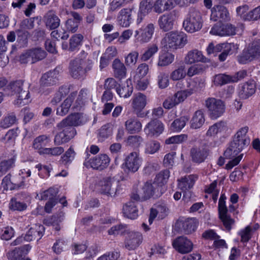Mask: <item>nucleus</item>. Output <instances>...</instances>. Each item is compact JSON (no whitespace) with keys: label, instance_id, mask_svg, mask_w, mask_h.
Here are the masks:
<instances>
[{"label":"nucleus","instance_id":"6","mask_svg":"<svg viewBox=\"0 0 260 260\" xmlns=\"http://www.w3.org/2000/svg\"><path fill=\"white\" fill-rule=\"evenodd\" d=\"M205 105L212 119L217 118L224 112L225 106L221 100L209 98L205 101Z\"/></svg>","mask_w":260,"mask_h":260},{"label":"nucleus","instance_id":"20","mask_svg":"<svg viewBox=\"0 0 260 260\" xmlns=\"http://www.w3.org/2000/svg\"><path fill=\"white\" fill-rule=\"evenodd\" d=\"M230 19L227 9L223 6L218 5L213 7L211 10V19L216 21L219 20L228 21Z\"/></svg>","mask_w":260,"mask_h":260},{"label":"nucleus","instance_id":"16","mask_svg":"<svg viewBox=\"0 0 260 260\" xmlns=\"http://www.w3.org/2000/svg\"><path fill=\"white\" fill-rule=\"evenodd\" d=\"M219 216L226 230L230 231L232 225L235 223V220L227 214L228 209L225 205V201H219L218 202Z\"/></svg>","mask_w":260,"mask_h":260},{"label":"nucleus","instance_id":"44","mask_svg":"<svg viewBox=\"0 0 260 260\" xmlns=\"http://www.w3.org/2000/svg\"><path fill=\"white\" fill-rule=\"evenodd\" d=\"M174 59V55L172 53L166 52L159 56L157 65L159 67H165L171 64Z\"/></svg>","mask_w":260,"mask_h":260},{"label":"nucleus","instance_id":"15","mask_svg":"<svg viewBox=\"0 0 260 260\" xmlns=\"http://www.w3.org/2000/svg\"><path fill=\"white\" fill-rule=\"evenodd\" d=\"M127 236L124 242V247L129 250H134L138 247L142 241V235L139 232H130L126 233Z\"/></svg>","mask_w":260,"mask_h":260},{"label":"nucleus","instance_id":"9","mask_svg":"<svg viewBox=\"0 0 260 260\" xmlns=\"http://www.w3.org/2000/svg\"><path fill=\"white\" fill-rule=\"evenodd\" d=\"M59 74V70L57 68L44 74L40 80V91L44 92L45 88L55 85L58 83Z\"/></svg>","mask_w":260,"mask_h":260},{"label":"nucleus","instance_id":"34","mask_svg":"<svg viewBox=\"0 0 260 260\" xmlns=\"http://www.w3.org/2000/svg\"><path fill=\"white\" fill-rule=\"evenodd\" d=\"M76 95V93L74 92L70 94V95L63 101L62 104L57 108V115L63 116L68 113Z\"/></svg>","mask_w":260,"mask_h":260},{"label":"nucleus","instance_id":"10","mask_svg":"<svg viewBox=\"0 0 260 260\" xmlns=\"http://www.w3.org/2000/svg\"><path fill=\"white\" fill-rule=\"evenodd\" d=\"M159 188L152 180L147 181L142 187L143 193L142 197L144 200L149 199L151 198H157L160 197L164 192Z\"/></svg>","mask_w":260,"mask_h":260},{"label":"nucleus","instance_id":"57","mask_svg":"<svg viewBox=\"0 0 260 260\" xmlns=\"http://www.w3.org/2000/svg\"><path fill=\"white\" fill-rule=\"evenodd\" d=\"M224 46L223 43L215 46L213 43H210L207 47L206 50L208 55L214 54V55H216L217 53L222 51Z\"/></svg>","mask_w":260,"mask_h":260},{"label":"nucleus","instance_id":"55","mask_svg":"<svg viewBox=\"0 0 260 260\" xmlns=\"http://www.w3.org/2000/svg\"><path fill=\"white\" fill-rule=\"evenodd\" d=\"M187 121L188 118L186 117H181L180 118L174 121V122L171 124V127L172 129L175 131H180L185 126Z\"/></svg>","mask_w":260,"mask_h":260},{"label":"nucleus","instance_id":"61","mask_svg":"<svg viewBox=\"0 0 260 260\" xmlns=\"http://www.w3.org/2000/svg\"><path fill=\"white\" fill-rule=\"evenodd\" d=\"M27 205L24 202L17 201L16 199H12L10 203V208L14 210L22 211L25 210Z\"/></svg>","mask_w":260,"mask_h":260},{"label":"nucleus","instance_id":"60","mask_svg":"<svg viewBox=\"0 0 260 260\" xmlns=\"http://www.w3.org/2000/svg\"><path fill=\"white\" fill-rule=\"evenodd\" d=\"M75 152L72 147H70L61 156V161L62 163L67 165L69 162H71L74 159L75 156Z\"/></svg>","mask_w":260,"mask_h":260},{"label":"nucleus","instance_id":"62","mask_svg":"<svg viewBox=\"0 0 260 260\" xmlns=\"http://www.w3.org/2000/svg\"><path fill=\"white\" fill-rule=\"evenodd\" d=\"M64 149L62 147H56L53 148H46L43 150V153L52 156H57L62 154Z\"/></svg>","mask_w":260,"mask_h":260},{"label":"nucleus","instance_id":"8","mask_svg":"<svg viewBox=\"0 0 260 260\" xmlns=\"http://www.w3.org/2000/svg\"><path fill=\"white\" fill-rule=\"evenodd\" d=\"M110 161V159L107 154H101L88 159L86 158L84 165L87 168L102 170L109 166Z\"/></svg>","mask_w":260,"mask_h":260},{"label":"nucleus","instance_id":"45","mask_svg":"<svg viewBox=\"0 0 260 260\" xmlns=\"http://www.w3.org/2000/svg\"><path fill=\"white\" fill-rule=\"evenodd\" d=\"M83 37L81 34L74 35L70 39L69 51H74L81 44Z\"/></svg>","mask_w":260,"mask_h":260},{"label":"nucleus","instance_id":"52","mask_svg":"<svg viewBox=\"0 0 260 260\" xmlns=\"http://www.w3.org/2000/svg\"><path fill=\"white\" fill-rule=\"evenodd\" d=\"M224 48L221 53L218 55V59L220 61H224L229 54H232V49L234 47V44L223 43Z\"/></svg>","mask_w":260,"mask_h":260},{"label":"nucleus","instance_id":"31","mask_svg":"<svg viewBox=\"0 0 260 260\" xmlns=\"http://www.w3.org/2000/svg\"><path fill=\"white\" fill-rule=\"evenodd\" d=\"M198 224V221L195 218H187L179 222L180 226H182L183 232L186 234H190L194 232Z\"/></svg>","mask_w":260,"mask_h":260},{"label":"nucleus","instance_id":"39","mask_svg":"<svg viewBox=\"0 0 260 260\" xmlns=\"http://www.w3.org/2000/svg\"><path fill=\"white\" fill-rule=\"evenodd\" d=\"M158 46L153 44L149 45L146 50L140 55V59L142 61H147L151 59L158 51Z\"/></svg>","mask_w":260,"mask_h":260},{"label":"nucleus","instance_id":"54","mask_svg":"<svg viewBox=\"0 0 260 260\" xmlns=\"http://www.w3.org/2000/svg\"><path fill=\"white\" fill-rule=\"evenodd\" d=\"M260 19V6L246 13L244 16V20L254 21Z\"/></svg>","mask_w":260,"mask_h":260},{"label":"nucleus","instance_id":"59","mask_svg":"<svg viewBox=\"0 0 260 260\" xmlns=\"http://www.w3.org/2000/svg\"><path fill=\"white\" fill-rule=\"evenodd\" d=\"M139 53L137 51H133L130 52L125 57V63L126 66L135 64L138 60Z\"/></svg>","mask_w":260,"mask_h":260},{"label":"nucleus","instance_id":"40","mask_svg":"<svg viewBox=\"0 0 260 260\" xmlns=\"http://www.w3.org/2000/svg\"><path fill=\"white\" fill-rule=\"evenodd\" d=\"M126 129L131 133L139 132L142 128L140 121L135 118H130L125 122Z\"/></svg>","mask_w":260,"mask_h":260},{"label":"nucleus","instance_id":"30","mask_svg":"<svg viewBox=\"0 0 260 260\" xmlns=\"http://www.w3.org/2000/svg\"><path fill=\"white\" fill-rule=\"evenodd\" d=\"M141 35L137 37V40L141 43L148 42L152 38L154 31V26L153 23H149L146 27L141 28Z\"/></svg>","mask_w":260,"mask_h":260},{"label":"nucleus","instance_id":"26","mask_svg":"<svg viewBox=\"0 0 260 260\" xmlns=\"http://www.w3.org/2000/svg\"><path fill=\"white\" fill-rule=\"evenodd\" d=\"M132 8L121 9L118 14L117 20L118 24L122 27H128L132 21Z\"/></svg>","mask_w":260,"mask_h":260},{"label":"nucleus","instance_id":"23","mask_svg":"<svg viewBox=\"0 0 260 260\" xmlns=\"http://www.w3.org/2000/svg\"><path fill=\"white\" fill-rule=\"evenodd\" d=\"M147 99L146 95L139 92L134 95L132 107L138 116L142 117L141 112L146 106Z\"/></svg>","mask_w":260,"mask_h":260},{"label":"nucleus","instance_id":"51","mask_svg":"<svg viewBox=\"0 0 260 260\" xmlns=\"http://www.w3.org/2000/svg\"><path fill=\"white\" fill-rule=\"evenodd\" d=\"M157 82L159 88H167L169 84L168 75L164 72H160L157 77Z\"/></svg>","mask_w":260,"mask_h":260},{"label":"nucleus","instance_id":"29","mask_svg":"<svg viewBox=\"0 0 260 260\" xmlns=\"http://www.w3.org/2000/svg\"><path fill=\"white\" fill-rule=\"evenodd\" d=\"M173 8L172 0H156L153 5V11L156 13L161 14Z\"/></svg>","mask_w":260,"mask_h":260},{"label":"nucleus","instance_id":"13","mask_svg":"<svg viewBox=\"0 0 260 260\" xmlns=\"http://www.w3.org/2000/svg\"><path fill=\"white\" fill-rule=\"evenodd\" d=\"M210 153L208 147L205 145L194 146L191 148L190 154L192 161L200 164L205 161Z\"/></svg>","mask_w":260,"mask_h":260},{"label":"nucleus","instance_id":"14","mask_svg":"<svg viewBox=\"0 0 260 260\" xmlns=\"http://www.w3.org/2000/svg\"><path fill=\"white\" fill-rule=\"evenodd\" d=\"M210 32L220 36L234 35L236 34V28L231 24H224L219 22L213 26Z\"/></svg>","mask_w":260,"mask_h":260},{"label":"nucleus","instance_id":"4","mask_svg":"<svg viewBox=\"0 0 260 260\" xmlns=\"http://www.w3.org/2000/svg\"><path fill=\"white\" fill-rule=\"evenodd\" d=\"M166 45L175 50L183 47L187 43V36L183 32L171 31L166 34L165 38Z\"/></svg>","mask_w":260,"mask_h":260},{"label":"nucleus","instance_id":"12","mask_svg":"<svg viewBox=\"0 0 260 260\" xmlns=\"http://www.w3.org/2000/svg\"><path fill=\"white\" fill-rule=\"evenodd\" d=\"M172 245L174 249L181 254L188 253L193 249L192 242L187 237L180 236L173 241Z\"/></svg>","mask_w":260,"mask_h":260},{"label":"nucleus","instance_id":"17","mask_svg":"<svg viewBox=\"0 0 260 260\" xmlns=\"http://www.w3.org/2000/svg\"><path fill=\"white\" fill-rule=\"evenodd\" d=\"M83 114L80 113H74L68 116L61 122L58 123L57 127H62L69 125L72 127L80 125L84 123Z\"/></svg>","mask_w":260,"mask_h":260},{"label":"nucleus","instance_id":"48","mask_svg":"<svg viewBox=\"0 0 260 260\" xmlns=\"http://www.w3.org/2000/svg\"><path fill=\"white\" fill-rule=\"evenodd\" d=\"M129 229L126 224H119L112 226L108 231V234L110 235H116L118 234L124 235L127 233Z\"/></svg>","mask_w":260,"mask_h":260},{"label":"nucleus","instance_id":"64","mask_svg":"<svg viewBox=\"0 0 260 260\" xmlns=\"http://www.w3.org/2000/svg\"><path fill=\"white\" fill-rule=\"evenodd\" d=\"M70 140L63 131L57 133L55 136L54 139V142L55 145H59L62 143H65L69 142Z\"/></svg>","mask_w":260,"mask_h":260},{"label":"nucleus","instance_id":"7","mask_svg":"<svg viewBox=\"0 0 260 260\" xmlns=\"http://www.w3.org/2000/svg\"><path fill=\"white\" fill-rule=\"evenodd\" d=\"M100 192L111 197L115 196L119 191V181L111 177H105L100 182Z\"/></svg>","mask_w":260,"mask_h":260},{"label":"nucleus","instance_id":"35","mask_svg":"<svg viewBox=\"0 0 260 260\" xmlns=\"http://www.w3.org/2000/svg\"><path fill=\"white\" fill-rule=\"evenodd\" d=\"M197 177L193 175L185 176L178 180V187L182 191H185L192 187Z\"/></svg>","mask_w":260,"mask_h":260},{"label":"nucleus","instance_id":"19","mask_svg":"<svg viewBox=\"0 0 260 260\" xmlns=\"http://www.w3.org/2000/svg\"><path fill=\"white\" fill-rule=\"evenodd\" d=\"M141 160L136 152L131 153L125 158L124 165L129 171H137L141 166Z\"/></svg>","mask_w":260,"mask_h":260},{"label":"nucleus","instance_id":"53","mask_svg":"<svg viewBox=\"0 0 260 260\" xmlns=\"http://www.w3.org/2000/svg\"><path fill=\"white\" fill-rule=\"evenodd\" d=\"M185 76L184 68L181 66L171 73L170 78L173 81H178L184 78Z\"/></svg>","mask_w":260,"mask_h":260},{"label":"nucleus","instance_id":"63","mask_svg":"<svg viewBox=\"0 0 260 260\" xmlns=\"http://www.w3.org/2000/svg\"><path fill=\"white\" fill-rule=\"evenodd\" d=\"M34 27V21L31 19H25L20 22L19 28L18 29H21L27 31L28 29H31Z\"/></svg>","mask_w":260,"mask_h":260},{"label":"nucleus","instance_id":"22","mask_svg":"<svg viewBox=\"0 0 260 260\" xmlns=\"http://www.w3.org/2000/svg\"><path fill=\"white\" fill-rule=\"evenodd\" d=\"M175 17V15L173 13H169L160 16L158 20V24L160 29L164 31L172 29L174 25Z\"/></svg>","mask_w":260,"mask_h":260},{"label":"nucleus","instance_id":"56","mask_svg":"<svg viewBox=\"0 0 260 260\" xmlns=\"http://www.w3.org/2000/svg\"><path fill=\"white\" fill-rule=\"evenodd\" d=\"M56 193L57 190L56 189L52 187L49 188L41 194V199L42 200L55 199V197Z\"/></svg>","mask_w":260,"mask_h":260},{"label":"nucleus","instance_id":"46","mask_svg":"<svg viewBox=\"0 0 260 260\" xmlns=\"http://www.w3.org/2000/svg\"><path fill=\"white\" fill-rule=\"evenodd\" d=\"M30 50L34 63L42 60L47 55L46 52L41 48H32Z\"/></svg>","mask_w":260,"mask_h":260},{"label":"nucleus","instance_id":"2","mask_svg":"<svg viewBox=\"0 0 260 260\" xmlns=\"http://www.w3.org/2000/svg\"><path fill=\"white\" fill-rule=\"evenodd\" d=\"M203 20L200 12L194 7L189 8L186 19L183 22V26L188 32L192 33L201 29Z\"/></svg>","mask_w":260,"mask_h":260},{"label":"nucleus","instance_id":"42","mask_svg":"<svg viewBox=\"0 0 260 260\" xmlns=\"http://www.w3.org/2000/svg\"><path fill=\"white\" fill-rule=\"evenodd\" d=\"M226 129V123L223 121H220L210 126L207 132V135L212 136L217 134L218 133L225 131Z\"/></svg>","mask_w":260,"mask_h":260},{"label":"nucleus","instance_id":"37","mask_svg":"<svg viewBox=\"0 0 260 260\" xmlns=\"http://www.w3.org/2000/svg\"><path fill=\"white\" fill-rule=\"evenodd\" d=\"M16 35L17 46L20 48L26 47L28 43V39L29 36L28 31L17 29Z\"/></svg>","mask_w":260,"mask_h":260},{"label":"nucleus","instance_id":"58","mask_svg":"<svg viewBox=\"0 0 260 260\" xmlns=\"http://www.w3.org/2000/svg\"><path fill=\"white\" fill-rule=\"evenodd\" d=\"M241 151L238 148H236L231 143L230 146L224 151V155L228 159H231L236 157Z\"/></svg>","mask_w":260,"mask_h":260},{"label":"nucleus","instance_id":"24","mask_svg":"<svg viewBox=\"0 0 260 260\" xmlns=\"http://www.w3.org/2000/svg\"><path fill=\"white\" fill-rule=\"evenodd\" d=\"M255 84L253 81L244 83L240 87L238 96L241 99H247L255 92Z\"/></svg>","mask_w":260,"mask_h":260},{"label":"nucleus","instance_id":"18","mask_svg":"<svg viewBox=\"0 0 260 260\" xmlns=\"http://www.w3.org/2000/svg\"><path fill=\"white\" fill-rule=\"evenodd\" d=\"M164 124L159 120H151L146 126L144 131L146 134L151 137H158L164 131Z\"/></svg>","mask_w":260,"mask_h":260},{"label":"nucleus","instance_id":"27","mask_svg":"<svg viewBox=\"0 0 260 260\" xmlns=\"http://www.w3.org/2000/svg\"><path fill=\"white\" fill-rule=\"evenodd\" d=\"M44 20L46 27L50 29H55L59 26L60 19L52 10L49 11L45 14Z\"/></svg>","mask_w":260,"mask_h":260},{"label":"nucleus","instance_id":"3","mask_svg":"<svg viewBox=\"0 0 260 260\" xmlns=\"http://www.w3.org/2000/svg\"><path fill=\"white\" fill-rule=\"evenodd\" d=\"M23 81L19 80L11 82L5 89L4 91L8 95L17 94L18 99L15 104L20 105L23 100H27L29 98L28 90H24L23 87Z\"/></svg>","mask_w":260,"mask_h":260},{"label":"nucleus","instance_id":"32","mask_svg":"<svg viewBox=\"0 0 260 260\" xmlns=\"http://www.w3.org/2000/svg\"><path fill=\"white\" fill-rule=\"evenodd\" d=\"M169 177L170 171L168 170H165L157 174L153 181L156 183V185L160 187L159 188H161V191L164 193L166 190V187L165 184L167 182Z\"/></svg>","mask_w":260,"mask_h":260},{"label":"nucleus","instance_id":"50","mask_svg":"<svg viewBox=\"0 0 260 260\" xmlns=\"http://www.w3.org/2000/svg\"><path fill=\"white\" fill-rule=\"evenodd\" d=\"M14 165L13 159L2 161L0 162V178L3 176Z\"/></svg>","mask_w":260,"mask_h":260},{"label":"nucleus","instance_id":"49","mask_svg":"<svg viewBox=\"0 0 260 260\" xmlns=\"http://www.w3.org/2000/svg\"><path fill=\"white\" fill-rule=\"evenodd\" d=\"M154 0H143L140 4V11L144 15L148 14L153 9Z\"/></svg>","mask_w":260,"mask_h":260},{"label":"nucleus","instance_id":"36","mask_svg":"<svg viewBox=\"0 0 260 260\" xmlns=\"http://www.w3.org/2000/svg\"><path fill=\"white\" fill-rule=\"evenodd\" d=\"M205 122V116L201 110L197 111L190 120V127L193 129L200 128Z\"/></svg>","mask_w":260,"mask_h":260},{"label":"nucleus","instance_id":"28","mask_svg":"<svg viewBox=\"0 0 260 260\" xmlns=\"http://www.w3.org/2000/svg\"><path fill=\"white\" fill-rule=\"evenodd\" d=\"M114 76L118 79L124 78L126 75V69L123 62L118 58L115 59L112 63Z\"/></svg>","mask_w":260,"mask_h":260},{"label":"nucleus","instance_id":"33","mask_svg":"<svg viewBox=\"0 0 260 260\" xmlns=\"http://www.w3.org/2000/svg\"><path fill=\"white\" fill-rule=\"evenodd\" d=\"M138 210L136 203L134 201H129L123 207V213L125 216L131 219H135L138 216Z\"/></svg>","mask_w":260,"mask_h":260},{"label":"nucleus","instance_id":"5","mask_svg":"<svg viewBox=\"0 0 260 260\" xmlns=\"http://www.w3.org/2000/svg\"><path fill=\"white\" fill-rule=\"evenodd\" d=\"M260 56V40L253 41L249 44L246 50L239 57V61L245 64L250 62Z\"/></svg>","mask_w":260,"mask_h":260},{"label":"nucleus","instance_id":"38","mask_svg":"<svg viewBox=\"0 0 260 260\" xmlns=\"http://www.w3.org/2000/svg\"><path fill=\"white\" fill-rule=\"evenodd\" d=\"M128 82L131 81L127 80L123 85H119V87H116L117 93L120 97L126 98L131 95L133 88L131 84H128Z\"/></svg>","mask_w":260,"mask_h":260},{"label":"nucleus","instance_id":"1","mask_svg":"<svg viewBox=\"0 0 260 260\" xmlns=\"http://www.w3.org/2000/svg\"><path fill=\"white\" fill-rule=\"evenodd\" d=\"M92 68L91 61L80 58H76L70 61L69 73L74 79H84Z\"/></svg>","mask_w":260,"mask_h":260},{"label":"nucleus","instance_id":"47","mask_svg":"<svg viewBox=\"0 0 260 260\" xmlns=\"http://www.w3.org/2000/svg\"><path fill=\"white\" fill-rule=\"evenodd\" d=\"M231 76L223 74L216 75L213 78V83L215 85L221 86L222 85L231 83Z\"/></svg>","mask_w":260,"mask_h":260},{"label":"nucleus","instance_id":"43","mask_svg":"<svg viewBox=\"0 0 260 260\" xmlns=\"http://www.w3.org/2000/svg\"><path fill=\"white\" fill-rule=\"evenodd\" d=\"M17 119L14 113H12L0 120V127L7 128L15 123Z\"/></svg>","mask_w":260,"mask_h":260},{"label":"nucleus","instance_id":"11","mask_svg":"<svg viewBox=\"0 0 260 260\" xmlns=\"http://www.w3.org/2000/svg\"><path fill=\"white\" fill-rule=\"evenodd\" d=\"M248 129V127L246 126L242 127L237 132L233 141L231 142L234 147L242 151L245 146L249 144L250 139L246 136Z\"/></svg>","mask_w":260,"mask_h":260},{"label":"nucleus","instance_id":"25","mask_svg":"<svg viewBox=\"0 0 260 260\" xmlns=\"http://www.w3.org/2000/svg\"><path fill=\"white\" fill-rule=\"evenodd\" d=\"M184 61L185 63L190 64L197 62H206L208 59L203 56L201 51L194 49L188 52Z\"/></svg>","mask_w":260,"mask_h":260},{"label":"nucleus","instance_id":"21","mask_svg":"<svg viewBox=\"0 0 260 260\" xmlns=\"http://www.w3.org/2000/svg\"><path fill=\"white\" fill-rule=\"evenodd\" d=\"M45 228L41 224H36L29 229L28 231L24 237L27 241H38L44 235Z\"/></svg>","mask_w":260,"mask_h":260},{"label":"nucleus","instance_id":"41","mask_svg":"<svg viewBox=\"0 0 260 260\" xmlns=\"http://www.w3.org/2000/svg\"><path fill=\"white\" fill-rule=\"evenodd\" d=\"M62 218L61 215H54L43 220V223L47 226H53L55 227L56 231L60 230L59 223L62 221Z\"/></svg>","mask_w":260,"mask_h":260}]
</instances>
